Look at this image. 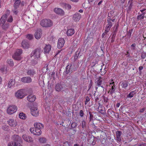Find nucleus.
I'll return each instance as SVG.
<instances>
[{"mask_svg":"<svg viewBox=\"0 0 146 146\" xmlns=\"http://www.w3.org/2000/svg\"><path fill=\"white\" fill-rule=\"evenodd\" d=\"M1 70L2 72L3 73H4L5 68L4 67L2 68L1 69Z\"/></svg>","mask_w":146,"mask_h":146,"instance_id":"57","label":"nucleus"},{"mask_svg":"<svg viewBox=\"0 0 146 146\" xmlns=\"http://www.w3.org/2000/svg\"><path fill=\"white\" fill-rule=\"evenodd\" d=\"M96 143V141H93L92 143V144L93 145H94Z\"/></svg>","mask_w":146,"mask_h":146,"instance_id":"64","label":"nucleus"},{"mask_svg":"<svg viewBox=\"0 0 146 146\" xmlns=\"http://www.w3.org/2000/svg\"><path fill=\"white\" fill-rule=\"evenodd\" d=\"M23 53V50L21 49H17L16 50L15 53V55L13 56V58L15 60H20L22 57L20 56Z\"/></svg>","mask_w":146,"mask_h":146,"instance_id":"3","label":"nucleus"},{"mask_svg":"<svg viewBox=\"0 0 146 146\" xmlns=\"http://www.w3.org/2000/svg\"><path fill=\"white\" fill-rule=\"evenodd\" d=\"M13 12L15 14H17V13L18 12L16 9H14L13 11Z\"/></svg>","mask_w":146,"mask_h":146,"instance_id":"53","label":"nucleus"},{"mask_svg":"<svg viewBox=\"0 0 146 146\" xmlns=\"http://www.w3.org/2000/svg\"><path fill=\"white\" fill-rule=\"evenodd\" d=\"M133 31V30H129V31H128V37L129 36V37H131V31Z\"/></svg>","mask_w":146,"mask_h":146,"instance_id":"51","label":"nucleus"},{"mask_svg":"<svg viewBox=\"0 0 146 146\" xmlns=\"http://www.w3.org/2000/svg\"><path fill=\"white\" fill-rule=\"evenodd\" d=\"M7 22L11 23L13 21V18L12 17L11 15L9 16L7 19Z\"/></svg>","mask_w":146,"mask_h":146,"instance_id":"38","label":"nucleus"},{"mask_svg":"<svg viewBox=\"0 0 146 146\" xmlns=\"http://www.w3.org/2000/svg\"><path fill=\"white\" fill-rule=\"evenodd\" d=\"M108 32H107L106 31H105L104 33H103L102 35V37L103 38L104 37L105 35H106Z\"/></svg>","mask_w":146,"mask_h":146,"instance_id":"55","label":"nucleus"},{"mask_svg":"<svg viewBox=\"0 0 146 146\" xmlns=\"http://www.w3.org/2000/svg\"><path fill=\"white\" fill-rule=\"evenodd\" d=\"M110 84L109 85L110 87H111V86L114 85V82L113 80H111L110 81Z\"/></svg>","mask_w":146,"mask_h":146,"instance_id":"46","label":"nucleus"},{"mask_svg":"<svg viewBox=\"0 0 146 146\" xmlns=\"http://www.w3.org/2000/svg\"><path fill=\"white\" fill-rule=\"evenodd\" d=\"M31 112L32 115L35 117L38 116L39 114V111L36 106H33L31 107Z\"/></svg>","mask_w":146,"mask_h":146,"instance_id":"8","label":"nucleus"},{"mask_svg":"<svg viewBox=\"0 0 146 146\" xmlns=\"http://www.w3.org/2000/svg\"><path fill=\"white\" fill-rule=\"evenodd\" d=\"M128 85V83L127 82H124L121 84V86L122 87L124 88H126L127 87Z\"/></svg>","mask_w":146,"mask_h":146,"instance_id":"37","label":"nucleus"},{"mask_svg":"<svg viewBox=\"0 0 146 146\" xmlns=\"http://www.w3.org/2000/svg\"><path fill=\"white\" fill-rule=\"evenodd\" d=\"M17 107L14 105L9 106L7 109V113L9 115L12 114L17 111Z\"/></svg>","mask_w":146,"mask_h":146,"instance_id":"2","label":"nucleus"},{"mask_svg":"<svg viewBox=\"0 0 146 146\" xmlns=\"http://www.w3.org/2000/svg\"><path fill=\"white\" fill-rule=\"evenodd\" d=\"M65 43L64 39L63 38H60L59 39L58 42L57 47L58 48H60L64 46Z\"/></svg>","mask_w":146,"mask_h":146,"instance_id":"11","label":"nucleus"},{"mask_svg":"<svg viewBox=\"0 0 146 146\" xmlns=\"http://www.w3.org/2000/svg\"><path fill=\"white\" fill-rule=\"evenodd\" d=\"M10 13V11L7 10V12L5 15H3L0 19V26H3V25L5 24L7 20L8 15H9Z\"/></svg>","mask_w":146,"mask_h":146,"instance_id":"5","label":"nucleus"},{"mask_svg":"<svg viewBox=\"0 0 146 146\" xmlns=\"http://www.w3.org/2000/svg\"><path fill=\"white\" fill-rule=\"evenodd\" d=\"M97 85L99 87H101L103 88L104 90V87L103 86L101 85L102 82V80H104V79L101 77H98L97 78Z\"/></svg>","mask_w":146,"mask_h":146,"instance_id":"12","label":"nucleus"},{"mask_svg":"<svg viewBox=\"0 0 146 146\" xmlns=\"http://www.w3.org/2000/svg\"><path fill=\"white\" fill-rule=\"evenodd\" d=\"M120 105V104L119 103H118L117 104L116 106L118 108L119 107Z\"/></svg>","mask_w":146,"mask_h":146,"instance_id":"62","label":"nucleus"},{"mask_svg":"<svg viewBox=\"0 0 146 146\" xmlns=\"http://www.w3.org/2000/svg\"><path fill=\"white\" fill-rule=\"evenodd\" d=\"M31 133H33L34 135H40L42 133V131L40 129H38L34 128H31L30 129Z\"/></svg>","mask_w":146,"mask_h":146,"instance_id":"6","label":"nucleus"},{"mask_svg":"<svg viewBox=\"0 0 146 146\" xmlns=\"http://www.w3.org/2000/svg\"><path fill=\"white\" fill-rule=\"evenodd\" d=\"M102 1H101L98 3V5H100V4L102 3Z\"/></svg>","mask_w":146,"mask_h":146,"instance_id":"63","label":"nucleus"},{"mask_svg":"<svg viewBox=\"0 0 146 146\" xmlns=\"http://www.w3.org/2000/svg\"><path fill=\"white\" fill-rule=\"evenodd\" d=\"M108 24L106 27L105 31L107 32H108L112 26V23L110 20L109 21V20H108Z\"/></svg>","mask_w":146,"mask_h":146,"instance_id":"23","label":"nucleus"},{"mask_svg":"<svg viewBox=\"0 0 146 146\" xmlns=\"http://www.w3.org/2000/svg\"><path fill=\"white\" fill-rule=\"evenodd\" d=\"M15 146H23L22 145L19 143L17 142Z\"/></svg>","mask_w":146,"mask_h":146,"instance_id":"56","label":"nucleus"},{"mask_svg":"<svg viewBox=\"0 0 146 146\" xmlns=\"http://www.w3.org/2000/svg\"><path fill=\"white\" fill-rule=\"evenodd\" d=\"M20 1H16L14 4V7L15 9L18 8L20 3Z\"/></svg>","mask_w":146,"mask_h":146,"instance_id":"33","label":"nucleus"},{"mask_svg":"<svg viewBox=\"0 0 146 146\" xmlns=\"http://www.w3.org/2000/svg\"><path fill=\"white\" fill-rule=\"evenodd\" d=\"M19 116L20 119H25L27 117V116L26 114L23 112L20 113Z\"/></svg>","mask_w":146,"mask_h":146,"instance_id":"30","label":"nucleus"},{"mask_svg":"<svg viewBox=\"0 0 146 146\" xmlns=\"http://www.w3.org/2000/svg\"><path fill=\"white\" fill-rule=\"evenodd\" d=\"M27 38L29 40H31L33 38V36L31 34H28L27 36Z\"/></svg>","mask_w":146,"mask_h":146,"instance_id":"41","label":"nucleus"},{"mask_svg":"<svg viewBox=\"0 0 146 146\" xmlns=\"http://www.w3.org/2000/svg\"><path fill=\"white\" fill-rule=\"evenodd\" d=\"M42 34V31L40 29L37 30L35 34V37L37 39H40Z\"/></svg>","mask_w":146,"mask_h":146,"instance_id":"14","label":"nucleus"},{"mask_svg":"<svg viewBox=\"0 0 146 146\" xmlns=\"http://www.w3.org/2000/svg\"><path fill=\"white\" fill-rule=\"evenodd\" d=\"M39 142L41 143H44L46 142V139L44 138H41L39 139Z\"/></svg>","mask_w":146,"mask_h":146,"instance_id":"39","label":"nucleus"},{"mask_svg":"<svg viewBox=\"0 0 146 146\" xmlns=\"http://www.w3.org/2000/svg\"><path fill=\"white\" fill-rule=\"evenodd\" d=\"M12 139L14 141L18 142L19 141L20 137L18 135H13Z\"/></svg>","mask_w":146,"mask_h":146,"instance_id":"28","label":"nucleus"},{"mask_svg":"<svg viewBox=\"0 0 146 146\" xmlns=\"http://www.w3.org/2000/svg\"><path fill=\"white\" fill-rule=\"evenodd\" d=\"M146 57V54H143L141 56V58L143 59H144Z\"/></svg>","mask_w":146,"mask_h":146,"instance_id":"54","label":"nucleus"},{"mask_svg":"<svg viewBox=\"0 0 146 146\" xmlns=\"http://www.w3.org/2000/svg\"><path fill=\"white\" fill-rule=\"evenodd\" d=\"M55 89L57 91H60L63 89V85L60 84H57L55 86Z\"/></svg>","mask_w":146,"mask_h":146,"instance_id":"22","label":"nucleus"},{"mask_svg":"<svg viewBox=\"0 0 146 146\" xmlns=\"http://www.w3.org/2000/svg\"><path fill=\"white\" fill-rule=\"evenodd\" d=\"M21 81L23 82L29 83L32 82V79L29 77H25L22 78Z\"/></svg>","mask_w":146,"mask_h":146,"instance_id":"15","label":"nucleus"},{"mask_svg":"<svg viewBox=\"0 0 146 146\" xmlns=\"http://www.w3.org/2000/svg\"><path fill=\"white\" fill-rule=\"evenodd\" d=\"M73 66L71 64L68 65L66 68V73L68 74L72 72L73 70Z\"/></svg>","mask_w":146,"mask_h":146,"instance_id":"13","label":"nucleus"},{"mask_svg":"<svg viewBox=\"0 0 146 146\" xmlns=\"http://www.w3.org/2000/svg\"><path fill=\"white\" fill-rule=\"evenodd\" d=\"M40 49L39 48H37L35 50L32 52V54H33L36 60H38L40 58Z\"/></svg>","mask_w":146,"mask_h":146,"instance_id":"7","label":"nucleus"},{"mask_svg":"<svg viewBox=\"0 0 146 146\" xmlns=\"http://www.w3.org/2000/svg\"><path fill=\"white\" fill-rule=\"evenodd\" d=\"M92 85V80H90V84L88 86V91H89L90 89L91 88Z\"/></svg>","mask_w":146,"mask_h":146,"instance_id":"44","label":"nucleus"},{"mask_svg":"<svg viewBox=\"0 0 146 146\" xmlns=\"http://www.w3.org/2000/svg\"><path fill=\"white\" fill-rule=\"evenodd\" d=\"M17 142L11 141L8 142L7 146H15Z\"/></svg>","mask_w":146,"mask_h":146,"instance_id":"34","label":"nucleus"},{"mask_svg":"<svg viewBox=\"0 0 146 146\" xmlns=\"http://www.w3.org/2000/svg\"><path fill=\"white\" fill-rule=\"evenodd\" d=\"M15 95L18 99H22L25 96L24 91L23 89L18 90L15 93Z\"/></svg>","mask_w":146,"mask_h":146,"instance_id":"4","label":"nucleus"},{"mask_svg":"<svg viewBox=\"0 0 146 146\" xmlns=\"http://www.w3.org/2000/svg\"><path fill=\"white\" fill-rule=\"evenodd\" d=\"M40 25L43 27H50L53 25L52 21L49 19H44L40 22Z\"/></svg>","mask_w":146,"mask_h":146,"instance_id":"1","label":"nucleus"},{"mask_svg":"<svg viewBox=\"0 0 146 146\" xmlns=\"http://www.w3.org/2000/svg\"><path fill=\"white\" fill-rule=\"evenodd\" d=\"M28 75L33 76H34L36 73L35 71L33 69L29 70L27 72Z\"/></svg>","mask_w":146,"mask_h":146,"instance_id":"27","label":"nucleus"},{"mask_svg":"<svg viewBox=\"0 0 146 146\" xmlns=\"http://www.w3.org/2000/svg\"><path fill=\"white\" fill-rule=\"evenodd\" d=\"M110 88L109 90V92L111 94H112L115 91V87L114 85L111 86V87H110Z\"/></svg>","mask_w":146,"mask_h":146,"instance_id":"32","label":"nucleus"},{"mask_svg":"<svg viewBox=\"0 0 146 146\" xmlns=\"http://www.w3.org/2000/svg\"><path fill=\"white\" fill-rule=\"evenodd\" d=\"M99 112L101 114H104L105 113V111L102 109L100 110Z\"/></svg>","mask_w":146,"mask_h":146,"instance_id":"50","label":"nucleus"},{"mask_svg":"<svg viewBox=\"0 0 146 146\" xmlns=\"http://www.w3.org/2000/svg\"><path fill=\"white\" fill-rule=\"evenodd\" d=\"M60 146H69V145L68 144V142L66 141L63 143L62 145V143H60Z\"/></svg>","mask_w":146,"mask_h":146,"instance_id":"42","label":"nucleus"},{"mask_svg":"<svg viewBox=\"0 0 146 146\" xmlns=\"http://www.w3.org/2000/svg\"><path fill=\"white\" fill-rule=\"evenodd\" d=\"M86 122L84 121H83L82 122L81 125L83 128H84L86 127Z\"/></svg>","mask_w":146,"mask_h":146,"instance_id":"45","label":"nucleus"},{"mask_svg":"<svg viewBox=\"0 0 146 146\" xmlns=\"http://www.w3.org/2000/svg\"><path fill=\"white\" fill-rule=\"evenodd\" d=\"M54 11L56 14L63 15H64V11L61 9L56 8L54 9Z\"/></svg>","mask_w":146,"mask_h":146,"instance_id":"16","label":"nucleus"},{"mask_svg":"<svg viewBox=\"0 0 146 146\" xmlns=\"http://www.w3.org/2000/svg\"><path fill=\"white\" fill-rule=\"evenodd\" d=\"M8 124L11 127H15L17 124V122L16 120L13 118L10 119L7 121Z\"/></svg>","mask_w":146,"mask_h":146,"instance_id":"9","label":"nucleus"},{"mask_svg":"<svg viewBox=\"0 0 146 146\" xmlns=\"http://www.w3.org/2000/svg\"><path fill=\"white\" fill-rule=\"evenodd\" d=\"M63 5L67 9H70L71 8V6L70 4L66 3H64Z\"/></svg>","mask_w":146,"mask_h":146,"instance_id":"36","label":"nucleus"},{"mask_svg":"<svg viewBox=\"0 0 146 146\" xmlns=\"http://www.w3.org/2000/svg\"><path fill=\"white\" fill-rule=\"evenodd\" d=\"M136 92L135 90L131 91L129 94H128V98H131L133 97L134 95L136 93Z\"/></svg>","mask_w":146,"mask_h":146,"instance_id":"35","label":"nucleus"},{"mask_svg":"<svg viewBox=\"0 0 146 146\" xmlns=\"http://www.w3.org/2000/svg\"><path fill=\"white\" fill-rule=\"evenodd\" d=\"M34 126L35 127L38 129H41L44 127V125L40 123L36 122L34 124Z\"/></svg>","mask_w":146,"mask_h":146,"instance_id":"20","label":"nucleus"},{"mask_svg":"<svg viewBox=\"0 0 146 146\" xmlns=\"http://www.w3.org/2000/svg\"><path fill=\"white\" fill-rule=\"evenodd\" d=\"M121 132L120 131H117L116 132V140L118 141L121 140Z\"/></svg>","mask_w":146,"mask_h":146,"instance_id":"26","label":"nucleus"},{"mask_svg":"<svg viewBox=\"0 0 146 146\" xmlns=\"http://www.w3.org/2000/svg\"><path fill=\"white\" fill-rule=\"evenodd\" d=\"M15 81L14 80L11 79L8 82V87L9 88H13L15 86Z\"/></svg>","mask_w":146,"mask_h":146,"instance_id":"21","label":"nucleus"},{"mask_svg":"<svg viewBox=\"0 0 146 146\" xmlns=\"http://www.w3.org/2000/svg\"><path fill=\"white\" fill-rule=\"evenodd\" d=\"M22 138L26 142L32 143L33 141V139L31 136L27 135L26 134L23 135L22 136Z\"/></svg>","mask_w":146,"mask_h":146,"instance_id":"10","label":"nucleus"},{"mask_svg":"<svg viewBox=\"0 0 146 146\" xmlns=\"http://www.w3.org/2000/svg\"><path fill=\"white\" fill-rule=\"evenodd\" d=\"M146 10V9H143L142 10H140V11H141V13H144V11H145Z\"/></svg>","mask_w":146,"mask_h":146,"instance_id":"59","label":"nucleus"},{"mask_svg":"<svg viewBox=\"0 0 146 146\" xmlns=\"http://www.w3.org/2000/svg\"><path fill=\"white\" fill-rule=\"evenodd\" d=\"M7 63L10 66H13L14 63L13 60L11 59L8 60H7Z\"/></svg>","mask_w":146,"mask_h":146,"instance_id":"40","label":"nucleus"},{"mask_svg":"<svg viewBox=\"0 0 146 146\" xmlns=\"http://www.w3.org/2000/svg\"><path fill=\"white\" fill-rule=\"evenodd\" d=\"M145 14V13H143L141 15H138L137 18V19L140 21H143L144 17Z\"/></svg>","mask_w":146,"mask_h":146,"instance_id":"29","label":"nucleus"},{"mask_svg":"<svg viewBox=\"0 0 146 146\" xmlns=\"http://www.w3.org/2000/svg\"><path fill=\"white\" fill-rule=\"evenodd\" d=\"M90 100V99L88 96H86L85 97V104L86 105L87 104L88 102Z\"/></svg>","mask_w":146,"mask_h":146,"instance_id":"43","label":"nucleus"},{"mask_svg":"<svg viewBox=\"0 0 146 146\" xmlns=\"http://www.w3.org/2000/svg\"><path fill=\"white\" fill-rule=\"evenodd\" d=\"M81 17V15L79 13L74 14L73 17V19L75 21H78Z\"/></svg>","mask_w":146,"mask_h":146,"instance_id":"18","label":"nucleus"},{"mask_svg":"<svg viewBox=\"0 0 146 146\" xmlns=\"http://www.w3.org/2000/svg\"><path fill=\"white\" fill-rule=\"evenodd\" d=\"M51 46L49 44L46 45L44 48V51L45 53L48 54L51 50Z\"/></svg>","mask_w":146,"mask_h":146,"instance_id":"24","label":"nucleus"},{"mask_svg":"<svg viewBox=\"0 0 146 146\" xmlns=\"http://www.w3.org/2000/svg\"><path fill=\"white\" fill-rule=\"evenodd\" d=\"M74 30L73 29H68L67 32V35L68 36H72L74 33Z\"/></svg>","mask_w":146,"mask_h":146,"instance_id":"25","label":"nucleus"},{"mask_svg":"<svg viewBox=\"0 0 146 146\" xmlns=\"http://www.w3.org/2000/svg\"><path fill=\"white\" fill-rule=\"evenodd\" d=\"M21 45L23 48L25 49L28 48L30 46L29 42L26 40H24L22 41Z\"/></svg>","mask_w":146,"mask_h":146,"instance_id":"17","label":"nucleus"},{"mask_svg":"<svg viewBox=\"0 0 146 146\" xmlns=\"http://www.w3.org/2000/svg\"><path fill=\"white\" fill-rule=\"evenodd\" d=\"M84 113L82 110H80V115L81 117L83 116Z\"/></svg>","mask_w":146,"mask_h":146,"instance_id":"48","label":"nucleus"},{"mask_svg":"<svg viewBox=\"0 0 146 146\" xmlns=\"http://www.w3.org/2000/svg\"><path fill=\"white\" fill-rule=\"evenodd\" d=\"M103 98L104 102L106 103L108 102V98L105 97V96H104Z\"/></svg>","mask_w":146,"mask_h":146,"instance_id":"49","label":"nucleus"},{"mask_svg":"<svg viewBox=\"0 0 146 146\" xmlns=\"http://www.w3.org/2000/svg\"><path fill=\"white\" fill-rule=\"evenodd\" d=\"M145 108H143L139 110V112L141 113H143L144 111H145Z\"/></svg>","mask_w":146,"mask_h":146,"instance_id":"52","label":"nucleus"},{"mask_svg":"<svg viewBox=\"0 0 146 146\" xmlns=\"http://www.w3.org/2000/svg\"><path fill=\"white\" fill-rule=\"evenodd\" d=\"M27 100L29 102H33L36 99V96L33 94H31L27 97Z\"/></svg>","mask_w":146,"mask_h":146,"instance_id":"19","label":"nucleus"},{"mask_svg":"<svg viewBox=\"0 0 146 146\" xmlns=\"http://www.w3.org/2000/svg\"><path fill=\"white\" fill-rule=\"evenodd\" d=\"M9 24L7 23H6L3 25V26H1V27L3 30H7L9 28Z\"/></svg>","mask_w":146,"mask_h":146,"instance_id":"31","label":"nucleus"},{"mask_svg":"<svg viewBox=\"0 0 146 146\" xmlns=\"http://www.w3.org/2000/svg\"><path fill=\"white\" fill-rule=\"evenodd\" d=\"M143 68V67L142 66H139V71L140 72L141 71V70H142Z\"/></svg>","mask_w":146,"mask_h":146,"instance_id":"58","label":"nucleus"},{"mask_svg":"<svg viewBox=\"0 0 146 146\" xmlns=\"http://www.w3.org/2000/svg\"><path fill=\"white\" fill-rule=\"evenodd\" d=\"M99 106L98 107V108L99 109L100 108H102V106L101 105L100 103H99Z\"/></svg>","mask_w":146,"mask_h":146,"instance_id":"61","label":"nucleus"},{"mask_svg":"<svg viewBox=\"0 0 146 146\" xmlns=\"http://www.w3.org/2000/svg\"><path fill=\"white\" fill-rule=\"evenodd\" d=\"M91 41H90V43H92V39L91 38H87V40H91Z\"/></svg>","mask_w":146,"mask_h":146,"instance_id":"60","label":"nucleus"},{"mask_svg":"<svg viewBox=\"0 0 146 146\" xmlns=\"http://www.w3.org/2000/svg\"><path fill=\"white\" fill-rule=\"evenodd\" d=\"M136 46V44L135 43H134L131 45V49L132 50H134L135 49V48Z\"/></svg>","mask_w":146,"mask_h":146,"instance_id":"47","label":"nucleus"}]
</instances>
